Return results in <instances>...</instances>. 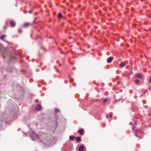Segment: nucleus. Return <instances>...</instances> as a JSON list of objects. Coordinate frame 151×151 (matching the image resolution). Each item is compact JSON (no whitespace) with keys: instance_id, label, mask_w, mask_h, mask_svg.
<instances>
[{"instance_id":"6ab92c4d","label":"nucleus","mask_w":151,"mask_h":151,"mask_svg":"<svg viewBox=\"0 0 151 151\" xmlns=\"http://www.w3.org/2000/svg\"><path fill=\"white\" fill-rule=\"evenodd\" d=\"M112 115H110V116H109V117H110V118H111V117H112Z\"/></svg>"},{"instance_id":"1a4fd4ad","label":"nucleus","mask_w":151,"mask_h":151,"mask_svg":"<svg viewBox=\"0 0 151 151\" xmlns=\"http://www.w3.org/2000/svg\"><path fill=\"white\" fill-rule=\"evenodd\" d=\"M6 36L5 35H2L1 36L0 39L2 40H3L5 38Z\"/></svg>"},{"instance_id":"f8f14e48","label":"nucleus","mask_w":151,"mask_h":151,"mask_svg":"<svg viewBox=\"0 0 151 151\" xmlns=\"http://www.w3.org/2000/svg\"><path fill=\"white\" fill-rule=\"evenodd\" d=\"M139 82V79H136L135 80V83H138Z\"/></svg>"},{"instance_id":"423d86ee","label":"nucleus","mask_w":151,"mask_h":151,"mask_svg":"<svg viewBox=\"0 0 151 151\" xmlns=\"http://www.w3.org/2000/svg\"><path fill=\"white\" fill-rule=\"evenodd\" d=\"M84 132V130L83 129H81L79 130L78 131V132L80 134H81L83 133Z\"/></svg>"},{"instance_id":"6e6552de","label":"nucleus","mask_w":151,"mask_h":151,"mask_svg":"<svg viewBox=\"0 0 151 151\" xmlns=\"http://www.w3.org/2000/svg\"><path fill=\"white\" fill-rule=\"evenodd\" d=\"M76 140L77 141L79 142L81 140V138L79 137H76Z\"/></svg>"},{"instance_id":"20e7f679","label":"nucleus","mask_w":151,"mask_h":151,"mask_svg":"<svg viewBox=\"0 0 151 151\" xmlns=\"http://www.w3.org/2000/svg\"><path fill=\"white\" fill-rule=\"evenodd\" d=\"M125 65V63L124 62H121L120 64V66L121 67H123Z\"/></svg>"},{"instance_id":"39448f33","label":"nucleus","mask_w":151,"mask_h":151,"mask_svg":"<svg viewBox=\"0 0 151 151\" xmlns=\"http://www.w3.org/2000/svg\"><path fill=\"white\" fill-rule=\"evenodd\" d=\"M75 138V137L73 136H70L69 137V139L71 141H73Z\"/></svg>"},{"instance_id":"ddd939ff","label":"nucleus","mask_w":151,"mask_h":151,"mask_svg":"<svg viewBox=\"0 0 151 151\" xmlns=\"http://www.w3.org/2000/svg\"><path fill=\"white\" fill-rule=\"evenodd\" d=\"M136 78H138L139 79H142V76H135Z\"/></svg>"},{"instance_id":"9b49d317","label":"nucleus","mask_w":151,"mask_h":151,"mask_svg":"<svg viewBox=\"0 0 151 151\" xmlns=\"http://www.w3.org/2000/svg\"><path fill=\"white\" fill-rule=\"evenodd\" d=\"M62 17V15L61 13H59L58 14V17L59 18H61Z\"/></svg>"},{"instance_id":"dca6fc26","label":"nucleus","mask_w":151,"mask_h":151,"mask_svg":"<svg viewBox=\"0 0 151 151\" xmlns=\"http://www.w3.org/2000/svg\"><path fill=\"white\" fill-rule=\"evenodd\" d=\"M132 130H133V129H135V127H134V125H133V126L132 127Z\"/></svg>"},{"instance_id":"0eeeda50","label":"nucleus","mask_w":151,"mask_h":151,"mask_svg":"<svg viewBox=\"0 0 151 151\" xmlns=\"http://www.w3.org/2000/svg\"><path fill=\"white\" fill-rule=\"evenodd\" d=\"M30 25V24L28 23H26L24 24L23 26L24 27H26L29 26Z\"/></svg>"},{"instance_id":"4468645a","label":"nucleus","mask_w":151,"mask_h":151,"mask_svg":"<svg viewBox=\"0 0 151 151\" xmlns=\"http://www.w3.org/2000/svg\"><path fill=\"white\" fill-rule=\"evenodd\" d=\"M107 102V100L106 99H104L103 101V102L104 103H106Z\"/></svg>"},{"instance_id":"aec40b11","label":"nucleus","mask_w":151,"mask_h":151,"mask_svg":"<svg viewBox=\"0 0 151 151\" xmlns=\"http://www.w3.org/2000/svg\"><path fill=\"white\" fill-rule=\"evenodd\" d=\"M141 74H138L137 75V76H141Z\"/></svg>"},{"instance_id":"f257e3e1","label":"nucleus","mask_w":151,"mask_h":151,"mask_svg":"<svg viewBox=\"0 0 151 151\" xmlns=\"http://www.w3.org/2000/svg\"><path fill=\"white\" fill-rule=\"evenodd\" d=\"M84 149V146L83 145H81L78 148L79 151H83Z\"/></svg>"},{"instance_id":"9d476101","label":"nucleus","mask_w":151,"mask_h":151,"mask_svg":"<svg viewBox=\"0 0 151 151\" xmlns=\"http://www.w3.org/2000/svg\"><path fill=\"white\" fill-rule=\"evenodd\" d=\"M112 60V59L111 58H108L107 59V61L109 63L111 62Z\"/></svg>"},{"instance_id":"a211bd4d","label":"nucleus","mask_w":151,"mask_h":151,"mask_svg":"<svg viewBox=\"0 0 151 151\" xmlns=\"http://www.w3.org/2000/svg\"><path fill=\"white\" fill-rule=\"evenodd\" d=\"M149 82L151 83V77L150 78V80H149Z\"/></svg>"},{"instance_id":"7ed1b4c3","label":"nucleus","mask_w":151,"mask_h":151,"mask_svg":"<svg viewBox=\"0 0 151 151\" xmlns=\"http://www.w3.org/2000/svg\"><path fill=\"white\" fill-rule=\"evenodd\" d=\"M36 109L38 110H40L41 109V106L40 104H38L36 106Z\"/></svg>"},{"instance_id":"f3484780","label":"nucleus","mask_w":151,"mask_h":151,"mask_svg":"<svg viewBox=\"0 0 151 151\" xmlns=\"http://www.w3.org/2000/svg\"><path fill=\"white\" fill-rule=\"evenodd\" d=\"M106 116V117L107 118H109V115H108L107 114Z\"/></svg>"},{"instance_id":"f03ea898","label":"nucleus","mask_w":151,"mask_h":151,"mask_svg":"<svg viewBox=\"0 0 151 151\" xmlns=\"http://www.w3.org/2000/svg\"><path fill=\"white\" fill-rule=\"evenodd\" d=\"M10 23L11 26L12 27H14L15 25V23L13 21H10Z\"/></svg>"},{"instance_id":"2eb2a0df","label":"nucleus","mask_w":151,"mask_h":151,"mask_svg":"<svg viewBox=\"0 0 151 151\" xmlns=\"http://www.w3.org/2000/svg\"><path fill=\"white\" fill-rule=\"evenodd\" d=\"M60 112V110L58 109H55V112L56 113L58 112Z\"/></svg>"}]
</instances>
